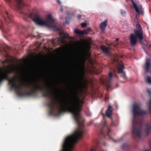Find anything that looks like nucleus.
I'll return each mask as SVG.
<instances>
[{
    "instance_id": "1a4fd4ad",
    "label": "nucleus",
    "mask_w": 151,
    "mask_h": 151,
    "mask_svg": "<svg viewBox=\"0 0 151 151\" xmlns=\"http://www.w3.org/2000/svg\"><path fill=\"white\" fill-rule=\"evenodd\" d=\"M90 31V29L89 28H88L86 29H84L83 31L79 30L78 29H76L74 30V32L76 35H87L88 33V32Z\"/></svg>"
},
{
    "instance_id": "4be33fe9",
    "label": "nucleus",
    "mask_w": 151,
    "mask_h": 151,
    "mask_svg": "<svg viewBox=\"0 0 151 151\" xmlns=\"http://www.w3.org/2000/svg\"><path fill=\"white\" fill-rule=\"evenodd\" d=\"M120 12L121 15L123 17L125 16L126 15V12L125 11L122 9L120 10Z\"/></svg>"
},
{
    "instance_id": "e433bc0d",
    "label": "nucleus",
    "mask_w": 151,
    "mask_h": 151,
    "mask_svg": "<svg viewBox=\"0 0 151 151\" xmlns=\"http://www.w3.org/2000/svg\"><path fill=\"white\" fill-rule=\"evenodd\" d=\"M57 1L58 2H59V0H57Z\"/></svg>"
},
{
    "instance_id": "2f4dec72",
    "label": "nucleus",
    "mask_w": 151,
    "mask_h": 151,
    "mask_svg": "<svg viewBox=\"0 0 151 151\" xmlns=\"http://www.w3.org/2000/svg\"><path fill=\"white\" fill-rule=\"evenodd\" d=\"M1 24L3 25V23H2V21L0 19V28L1 29L2 31H3V29H2L1 26Z\"/></svg>"
},
{
    "instance_id": "ddd939ff",
    "label": "nucleus",
    "mask_w": 151,
    "mask_h": 151,
    "mask_svg": "<svg viewBox=\"0 0 151 151\" xmlns=\"http://www.w3.org/2000/svg\"><path fill=\"white\" fill-rule=\"evenodd\" d=\"M112 107L111 106H109L106 112V116L107 117L110 118H111Z\"/></svg>"
},
{
    "instance_id": "423d86ee",
    "label": "nucleus",
    "mask_w": 151,
    "mask_h": 151,
    "mask_svg": "<svg viewBox=\"0 0 151 151\" xmlns=\"http://www.w3.org/2000/svg\"><path fill=\"white\" fill-rule=\"evenodd\" d=\"M107 122L106 120H104L103 123V127L101 131V134L104 138L108 139H111L110 133L111 130L107 126Z\"/></svg>"
},
{
    "instance_id": "58836bf2",
    "label": "nucleus",
    "mask_w": 151,
    "mask_h": 151,
    "mask_svg": "<svg viewBox=\"0 0 151 151\" xmlns=\"http://www.w3.org/2000/svg\"><path fill=\"white\" fill-rule=\"evenodd\" d=\"M102 151H104V150H102Z\"/></svg>"
},
{
    "instance_id": "6e6552de",
    "label": "nucleus",
    "mask_w": 151,
    "mask_h": 151,
    "mask_svg": "<svg viewBox=\"0 0 151 151\" xmlns=\"http://www.w3.org/2000/svg\"><path fill=\"white\" fill-rule=\"evenodd\" d=\"M60 37H58V39L61 43L64 42L65 39L69 37V35L67 33H65L62 30H61L59 33Z\"/></svg>"
},
{
    "instance_id": "72a5a7b5",
    "label": "nucleus",
    "mask_w": 151,
    "mask_h": 151,
    "mask_svg": "<svg viewBox=\"0 0 151 151\" xmlns=\"http://www.w3.org/2000/svg\"><path fill=\"white\" fill-rule=\"evenodd\" d=\"M111 125L112 126H115V124H114V122H112V123H111Z\"/></svg>"
},
{
    "instance_id": "f03ea898",
    "label": "nucleus",
    "mask_w": 151,
    "mask_h": 151,
    "mask_svg": "<svg viewBox=\"0 0 151 151\" xmlns=\"http://www.w3.org/2000/svg\"><path fill=\"white\" fill-rule=\"evenodd\" d=\"M142 104L140 102L134 103L132 105V112L133 116L132 132L133 138H140L142 127L143 120L138 116L143 117L148 114L147 110L142 109Z\"/></svg>"
},
{
    "instance_id": "a211bd4d",
    "label": "nucleus",
    "mask_w": 151,
    "mask_h": 151,
    "mask_svg": "<svg viewBox=\"0 0 151 151\" xmlns=\"http://www.w3.org/2000/svg\"><path fill=\"white\" fill-rule=\"evenodd\" d=\"M124 66L123 65H121L120 67H119L118 70V73H123V70L124 69Z\"/></svg>"
},
{
    "instance_id": "c85d7f7f",
    "label": "nucleus",
    "mask_w": 151,
    "mask_h": 151,
    "mask_svg": "<svg viewBox=\"0 0 151 151\" xmlns=\"http://www.w3.org/2000/svg\"><path fill=\"white\" fill-rule=\"evenodd\" d=\"M53 88L54 91L55 92H56L58 90V89L54 85L52 87Z\"/></svg>"
},
{
    "instance_id": "473e14b6",
    "label": "nucleus",
    "mask_w": 151,
    "mask_h": 151,
    "mask_svg": "<svg viewBox=\"0 0 151 151\" xmlns=\"http://www.w3.org/2000/svg\"><path fill=\"white\" fill-rule=\"evenodd\" d=\"M56 29L57 31L60 32L61 30V29L57 27Z\"/></svg>"
},
{
    "instance_id": "c756f323",
    "label": "nucleus",
    "mask_w": 151,
    "mask_h": 151,
    "mask_svg": "<svg viewBox=\"0 0 151 151\" xmlns=\"http://www.w3.org/2000/svg\"><path fill=\"white\" fill-rule=\"evenodd\" d=\"M77 63L76 64V66L78 67H79L80 66V63L79 62L78 60H77Z\"/></svg>"
},
{
    "instance_id": "7ed1b4c3",
    "label": "nucleus",
    "mask_w": 151,
    "mask_h": 151,
    "mask_svg": "<svg viewBox=\"0 0 151 151\" xmlns=\"http://www.w3.org/2000/svg\"><path fill=\"white\" fill-rule=\"evenodd\" d=\"M84 132V128H79L73 134L67 137L62 146L63 150L61 151H72L74 145L78 140L83 138Z\"/></svg>"
},
{
    "instance_id": "9d476101",
    "label": "nucleus",
    "mask_w": 151,
    "mask_h": 151,
    "mask_svg": "<svg viewBox=\"0 0 151 151\" xmlns=\"http://www.w3.org/2000/svg\"><path fill=\"white\" fill-rule=\"evenodd\" d=\"M132 3L133 5L135 11L137 13L139 14L142 13V6H139L138 7L137 4L134 2L133 0H131Z\"/></svg>"
},
{
    "instance_id": "2eb2a0df",
    "label": "nucleus",
    "mask_w": 151,
    "mask_h": 151,
    "mask_svg": "<svg viewBox=\"0 0 151 151\" xmlns=\"http://www.w3.org/2000/svg\"><path fill=\"white\" fill-rule=\"evenodd\" d=\"M107 23L108 21L107 19H106L104 22L101 23L100 24V27L102 31L104 30L107 25Z\"/></svg>"
},
{
    "instance_id": "412c9836",
    "label": "nucleus",
    "mask_w": 151,
    "mask_h": 151,
    "mask_svg": "<svg viewBox=\"0 0 151 151\" xmlns=\"http://www.w3.org/2000/svg\"><path fill=\"white\" fill-rule=\"evenodd\" d=\"M120 75L123 78L124 80H127V77L126 76V74L124 72L120 73Z\"/></svg>"
},
{
    "instance_id": "20e7f679",
    "label": "nucleus",
    "mask_w": 151,
    "mask_h": 151,
    "mask_svg": "<svg viewBox=\"0 0 151 151\" xmlns=\"http://www.w3.org/2000/svg\"><path fill=\"white\" fill-rule=\"evenodd\" d=\"M136 27L137 29L134 31V33L132 34L130 37V44L131 46H134L137 44V38L140 40V42L142 44H144L146 42L143 37L142 29L140 25L137 24Z\"/></svg>"
},
{
    "instance_id": "4468645a",
    "label": "nucleus",
    "mask_w": 151,
    "mask_h": 151,
    "mask_svg": "<svg viewBox=\"0 0 151 151\" xmlns=\"http://www.w3.org/2000/svg\"><path fill=\"white\" fill-rule=\"evenodd\" d=\"M112 76L113 75L111 73L109 72V77H107V79L109 78L107 84V87L108 88H110L111 87V85L110 82L112 81Z\"/></svg>"
},
{
    "instance_id": "4c0bfd02",
    "label": "nucleus",
    "mask_w": 151,
    "mask_h": 151,
    "mask_svg": "<svg viewBox=\"0 0 151 151\" xmlns=\"http://www.w3.org/2000/svg\"><path fill=\"white\" fill-rule=\"evenodd\" d=\"M116 87H118V86H117H117H116Z\"/></svg>"
},
{
    "instance_id": "a878e982",
    "label": "nucleus",
    "mask_w": 151,
    "mask_h": 151,
    "mask_svg": "<svg viewBox=\"0 0 151 151\" xmlns=\"http://www.w3.org/2000/svg\"><path fill=\"white\" fill-rule=\"evenodd\" d=\"M17 4L15 5V8H14V10H18V9H19V6H18V1H17Z\"/></svg>"
},
{
    "instance_id": "bb28decb",
    "label": "nucleus",
    "mask_w": 151,
    "mask_h": 151,
    "mask_svg": "<svg viewBox=\"0 0 151 151\" xmlns=\"http://www.w3.org/2000/svg\"><path fill=\"white\" fill-rule=\"evenodd\" d=\"M150 148L148 150H145V151H151V140L149 142Z\"/></svg>"
},
{
    "instance_id": "f8f14e48",
    "label": "nucleus",
    "mask_w": 151,
    "mask_h": 151,
    "mask_svg": "<svg viewBox=\"0 0 151 151\" xmlns=\"http://www.w3.org/2000/svg\"><path fill=\"white\" fill-rule=\"evenodd\" d=\"M145 132L146 136H147L151 132V122H147L145 124Z\"/></svg>"
},
{
    "instance_id": "9b49d317",
    "label": "nucleus",
    "mask_w": 151,
    "mask_h": 151,
    "mask_svg": "<svg viewBox=\"0 0 151 151\" xmlns=\"http://www.w3.org/2000/svg\"><path fill=\"white\" fill-rule=\"evenodd\" d=\"M147 92L150 97V101L147 103L148 106L149 113L150 114H151V90L150 89H147Z\"/></svg>"
},
{
    "instance_id": "7c9ffc66",
    "label": "nucleus",
    "mask_w": 151,
    "mask_h": 151,
    "mask_svg": "<svg viewBox=\"0 0 151 151\" xmlns=\"http://www.w3.org/2000/svg\"><path fill=\"white\" fill-rule=\"evenodd\" d=\"M82 15H80V14L78 15V19L79 20H80L81 19V18L82 17Z\"/></svg>"
},
{
    "instance_id": "39448f33",
    "label": "nucleus",
    "mask_w": 151,
    "mask_h": 151,
    "mask_svg": "<svg viewBox=\"0 0 151 151\" xmlns=\"http://www.w3.org/2000/svg\"><path fill=\"white\" fill-rule=\"evenodd\" d=\"M29 17L32 19L36 23L41 25H45L49 27H53L54 21L50 14L47 16V20L44 21L40 17L39 14L31 13L29 15Z\"/></svg>"
},
{
    "instance_id": "b1692460",
    "label": "nucleus",
    "mask_w": 151,
    "mask_h": 151,
    "mask_svg": "<svg viewBox=\"0 0 151 151\" xmlns=\"http://www.w3.org/2000/svg\"><path fill=\"white\" fill-rule=\"evenodd\" d=\"M146 81L149 84H151V78L149 76H148L147 77V78L146 79Z\"/></svg>"
},
{
    "instance_id": "dca6fc26",
    "label": "nucleus",
    "mask_w": 151,
    "mask_h": 151,
    "mask_svg": "<svg viewBox=\"0 0 151 151\" xmlns=\"http://www.w3.org/2000/svg\"><path fill=\"white\" fill-rule=\"evenodd\" d=\"M101 49L102 51L106 54H109L110 53V51L109 49L106 46L102 45L101 46Z\"/></svg>"
},
{
    "instance_id": "cd10ccee",
    "label": "nucleus",
    "mask_w": 151,
    "mask_h": 151,
    "mask_svg": "<svg viewBox=\"0 0 151 151\" xmlns=\"http://www.w3.org/2000/svg\"><path fill=\"white\" fill-rule=\"evenodd\" d=\"M2 81V70L0 71V83Z\"/></svg>"
},
{
    "instance_id": "393cba45",
    "label": "nucleus",
    "mask_w": 151,
    "mask_h": 151,
    "mask_svg": "<svg viewBox=\"0 0 151 151\" xmlns=\"http://www.w3.org/2000/svg\"><path fill=\"white\" fill-rule=\"evenodd\" d=\"M81 25L83 28H85L87 26V23L85 22V23H84V22L82 23L81 24Z\"/></svg>"
},
{
    "instance_id": "f257e3e1",
    "label": "nucleus",
    "mask_w": 151,
    "mask_h": 151,
    "mask_svg": "<svg viewBox=\"0 0 151 151\" xmlns=\"http://www.w3.org/2000/svg\"><path fill=\"white\" fill-rule=\"evenodd\" d=\"M21 60L19 59V97L22 96H30L35 95L37 92L40 91L42 92V96L45 97H47L50 99V102L48 104L50 108L49 113L53 114L54 112L55 103L53 99H56L55 97L52 98L50 93V91H52V87H42L35 86L32 82L29 81L24 84V87L26 91L25 92H21Z\"/></svg>"
},
{
    "instance_id": "c9c22d12",
    "label": "nucleus",
    "mask_w": 151,
    "mask_h": 151,
    "mask_svg": "<svg viewBox=\"0 0 151 151\" xmlns=\"http://www.w3.org/2000/svg\"><path fill=\"white\" fill-rule=\"evenodd\" d=\"M103 145H104V146H106V145H107V144L106 143H104L103 144Z\"/></svg>"
},
{
    "instance_id": "f704fd0d",
    "label": "nucleus",
    "mask_w": 151,
    "mask_h": 151,
    "mask_svg": "<svg viewBox=\"0 0 151 151\" xmlns=\"http://www.w3.org/2000/svg\"><path fill=\"white\" fill-rule=\"evenodd\" d=\"M119 40V38H116V42H118Z\"/></svg>"
},
{
    "instance_id": "6ab92c4d",
    "label": "nucleus",
    "mask_w": 151,
    "mask_h": 151,
    "mask_svg": "<svg viewBox=\"0 0 151 151\" xmlns=\"http://www.w3.org/2000/svg\"><path fill=\"white\" fill-rule=\"evenodd\" d=\"M26 5L24 3V1L23 0H19V10L21 8L24 7Z\"/></svg>"
},
{
    "instance_id": "0eeeda50",
    "label": "nucleus",
    "mask_w": 151,
    "mask_h": 151,
    "mask_svg": "<svg viewBox=\"0 0 151 151\" xmlns=\"http://www.w3.org/2000/svg\"><path fill=\"white\" fill-rule=\"evenodd\" d=\"M143 68L145 74H151V63L150 59L148 58H146L145 62Z\"/></svg>"
},
{
    "instance_id": "f3484780",
    "label": "nucleus",
    "mask_w": 151,
    "mask_h": 151,
    "mask_svg": "<svg viewBox=\"0 0 151 151\" xmlns=\"http://www.w3.org/2000/svg\"><path fill=\"white\" fill-rule=\"evenodd\" d=\"M100 147V142H97L96 147L92 148L90 151H96L97 149H99L100 150H101V149Z\"/></svg>"
},
{
    "instance_id": "aec40b11",
    "label": "nucleus",
    "mask_w": 151,
    "mask_h": 151,
    "mask_svg": "<svg viewBox=\"0 0 151 151\" xmlns=\"http://www.w3.org/2000/svg\"><path fill=\"white\" fill-rule=\"evenodd\" d=\"M6 14L7 15L8 17V18L7 19H5L6 21V22L8 23H10L11 22V20L10 18H9V16H8V13L6 11Z\"/></svg>"
},
{
    "instance_id": "5701e85b",
    "label": "nucleus",
    "mask_w": 151,
    "mask_h": 151,
    "mask_svg": "<svg viewBox=\"0 0 151 151\" xmlns=\"http://www.w3.org/2000/svg\"><path fill=\"white\" fill-rule=\"evenodd\" d=\"M122 149H128V144L126 143L124 144H123L122 146Z\"/></svg>"
}]
</instances>
